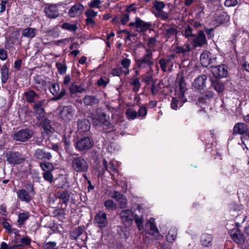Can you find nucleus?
<instances>
[{"mask_svg":"<svg viewBox=\"0 0 249 249\" xmlns=\"http://www.w3.org/2000/svg\"><path fill=\"white\" fill-rule=\"evenodd\" d=\"M18 198L21 201L29 203L32 200L33 195L24 189H21L17 192Z\"/></svg>","mask_w":249,"mask_h":249,"instance_id":"16","label":"nucleus"},{"mask_svg":"<svg viewBox=\"0 0 249 249\" xmlns=\"http://www.w3.org/2000/svg\"><path fill=\"white\" fill-rule=\"evenodd\" d=\"M104 206L108 210L114 209L116 207V204L111 200H107L104 202Z\"/></svg>","mask_w":249,"mask_h":249,"instance_id":"59","label":"nucleus"},{"mask_svg":"<svg viewBox=\"0 0 249 249\" xmlns=\"http://www.w3.org/2000/svg\"><path fill=\"white\" fill-rule=\"evenodd\" d=\"M159 64L161 70L164 72L167 71V68L168 67L172 68L173 66V63L170 59H160L159 60ZM171 69L170 68L169 70H170Z\"/></svg>","mask_w":249,"mask_h":249,"instance_id":"28","label":"nucleus"},{"mask_svg":"<svg viewBox=\"0 0 249 249\" xmlns=\"http://www.w3.org/2000/svg\"><path fill=\"white\" fill-rule=\"evenodd\" d=\"M212 72L216 77H225L228 75V70L227 67L224 65L218 66H212Z\"/></svg>","mask_w":249,"mask_h":249,"instance_id":"12","label":"nucleus"},{"mask_svg":"<svg viewBox=\"0 0 249 249\" xmlns=\"http://www.w3.org/2000/svg\"><path fill=\"white\" fill-rule=\"evenodd\" d=\"M44 249H57L55 242H48L44 243L43 245Z\"/></svg>","mask_w":249,"mask_h":249,"instance_id":"58","label":"nucleus"},{"mask_svg":"<svg viewBox=\"0 0 249 249\" xmlns=\"http://www.w3.org/2000/svg\"><path fill=\"white\" fill-rule=\"evenodd\" d=\"M40 165L44 172H52L53 170V166L50 162H42L40 163Z\"/></svg>","mask_w":249,"mask_h":249,"instance_id":"45","label":"nucleus"},{"mask_svg":"<svg viewBox=\"0 0 249 249\" xmlns=\"http://www.w3.org/2000/svg\"><path fill=\"white\" fill-rule=\"evenodd\" d=\"M84 228L82 227H79L73 230L71 233L72 239H76L84 232Z\"/></svg>","mask_w":249,"mask_h":249,"instance_id":"43","label":"nucleus"},{"mask_svg":"<svg viewBox=\"0 0 249 249\" xmlns=\"http://www.w3.org/2000/svg\"><path fill=\"white\" fill-rule=\"evenodd\" d=\"M44 104V100H41L35 103L33 106V108L35 111L36 118L37 120H40L44 117L45 110L42 107Z\"/></svg>","mask_w":249,"mask_h":249,"instance_id":"11","label":"nucleus"},{"mask_svg":"<svg viewBox=\"0 0 249 249\" xmlns=\"http://www.w3.org/2000/svg\"><path fill=\"white\" fill-rule=\"evenodd\" d=\"M46 35L48 37H53L54 38L57 37L59 36V32L57 29H53L48 30L46 32Z\"/></svg>","mask_w":249,"mask_h":249,"instance_id":"57","label":"nucleus"},{"mask_svg":"<svg viewBox=\"0 0 249 249\" xmlns=\"http://www.w3.org/2000/svg\"><path fill=\"white\" fill-rule=\"evenodd\" d=\"M57 4H48L44 9L46 16L50 18H55L59 15Z\"/></svg>","mask_w":249,"mask_h":249,"instance_id":"8","label":"nucleus"},{"mask_svg":"<svg viewBox=\"0 0 249 249\" xmlns=\"http://www.w3.org/2000/svg\"><path fill=\"white\" fill-rule=\"evenodd\" d=\"M30 214L29 213H21L18 215L17 222L19 225H23L25 221L29 218Z\"/></svg>","mask_w":249,"mask_h":249,"instance_id":"38","label":"nucleus"},{"mask_svg":"<svg viewBox=\"0 0 249 249\" xmlns=\"http://www.w3.org/2000/svg\"><path fill=\"white\" fill-rule=\"evenodd\" d=\"M92 145L93 142L89 137L82 139L76 143V148L79 151L89 150Z\"/></svg>","mask_w":249,"mask_h":249,"instance_id":"10","label":"nucleus"},{"mask_svg":"<svg viewBox=\"0 0 249 249\" xmlns=\"http://www.w3.org/2000/svg\"><path fill=\"white\" fill-rule=\"evenodd\" d=\"M232 239L237 244L242 245L245 241V237L238 228H233L229 231Z\"/></svg>","mask_w":249,"mask_h":249,"instance_id":"9","label":"nucleus"},{"mask_svg":"<svg viewBox=\"0 0 249 249\" xmlns=\"http://www.w3.org/2000/svg\"><path fill=\"white\" fill-rule=\"evenodd\" d=\"M78 130L82 132L88 131L90 129V124L87 120H83L78 123Z\"/></svg>","mask_w":249,"mask_h":249,"instance_id":"35","label":"nucleus"},{"mask_svg":"<svg viewBox=\"0 0 249 249\" xmlns=\"http://www.w3.org/2000/svg\"><path fill=\"white\" fill-rule=\"evenodd\" d=\"M35 157L42 160H50L52 158V155L50 153L47 152L43 149H38L35 153Z\"/></svg>","mask_w":249,"mask_h":249,"instance_id":"22","label":"nucleus"},{"mask_svg":"<svg viewBox=\"0 0 249 249\" xmlns=\"http://www.w3.org/2000/svg\"><path fill=\"white\" fill-rule=\"evenodd\" d=\"M213 237L211 234L204 233L201 238V243L204 247H209L212 244Z\"/></svg>","mask_w":249,"mask_h":249,"instance_id":"32","label":"nucleus"},{"mask_svg":"<svg viewBox=\"0 0 249 249\" xmlns=\"http://www.w3.org/2000/svg\"><path fill=\"white\" fill-rule=\"evenodd\" d=\"M34 135V131L29 128L21 129L12 135L13 140L20 142H25L31 138Z\"/></svg>","mask_w":249,"mask_h":249,"instance_id":"2","label":"nucleus"},{"mask_svg":"<svg viewBox=\"0 0 249 249\" xmlns=\"http://www.w3.org/2000/svg\"><path fill=\"white\" fill-rule=\"evenodd\" d=\"M135 221L138 226L139 230H141L142 228L143 223V217L142 215L138 216L137 214L134 215Z\"/></svg>","mask_w":249,"mask_h":249,"instance_id":"54","label":"nucleus"},{"mask_svg":"<svg viewBox=\"0 0 249 249\" xmlns=\"http://www.w3.org/2000/svg\"><path fill=\"white\" fill-rule=\"evenodd\" d=\"M65 112H67V114H66L65 116L66 119L70 120L73 114V111L71 107H64L63 113Z\"/></svg>","mask_w":249,"mask_h":249,"instance_id":"61","label":"nucleus"},{"mask_svg":"<svg viewBox=\"0 0 249 249\" xmlns=\"http://www.w3.org/2000/svg\"><path fill=\"white\" fill-rule=\"evenodd\" d=\"M218 20L221 23H226L230 20V17L227 13H223L219 16Z\"/></svg>","mask_w":249,"mask_h":249,"instance_id":"63","label":"nucleus"},{"mask_svg":"<svg viewBox=\"0 0 249 249\" xmlns=\"http://www.w3.org/2000/svg\"><path fill=\"white\" fill-rule=\"evenodd\" d=\"M130 85L133 86V90L134 91H138L141 87L140 80L138 78H134L131 82Z\"/></svg>","mask_w":249,"mask_h":249,"instance_id":"53","label":"nucleus"},{"mask_svg":"<svg viewBox=\"0 0 249 249\" xmlns=\"http://www.w3.org/2000/svg\"><path fill=\"white\" fill-rule=\"evenodd\" d=\"M34 88L37 90L42 91L46 90V82L42 75H37L34 77Z\"/></svg>","mask_w":249,"mask_h":249,"instance_id":"14","label":"nucleus"},{"mask_svg":"<svg viewBox=\"0 0 249 249\" xmlns=\"http://www.w3.org/2000/svg\"><path fill=\"white\" fill-rule=\"evenodd\" d=\"M207 44V39L203 31H199L197 36L193 37L192 45L194 48L201 47Z\"/></svg>","mask_w":249,"mask_h":249,"instance_id":"6","label":"nucleus"},{"mask_svg":"<svg viewBox=\"0 0 249 249\" xmlns=\"http://www.w3.org/2000/svg\"><path fill=\"white\" fill-rule=\"evenodd\" d=\"M103 165L106 168V170L109 172H116V169L115 167V165L112 161H111L107 165V162L106 160H103Z\"/></svg>","mask_w":249,"mask_h":249,"instance_id":"48","label":"nucleus"},{"mask_svg":"<svg viewBox=\"0 0 249 249\" xmlns=\"http://www.w3.org/2000/svg\"><path fill=\"white\" fill-rule=\"evenodd\" d=\"M5 157L7 162L13 165L20 164L25 160L23 155L18 151H8L6 153Z\"/></svg>","mask_w":249,"mask_h":249,"instance_id":"4","label":"nucleus"},{"mask_svg":"<svg viewBox=\"0 0 249 249\" xmlns=\"http://www.w3.org/2000/svg\"><path fill=\"white\" fill-rule=\"evenodd\" d=\"M126 118L129 120H133L138 117L137 112L132 108H128L125 112Z\"/></svg>","mask_w":249,"mask_h":249,"instance_id":"42","label":"nucleus"},{"mask_svg":"<svg viewBox=\"0 0 249 249\" xmlns=\"http://www.w3.org/2000/svg\"><path fill=\"white\" fill-rule=\"evenodd\" d=\"M152 13L156 17L160 18L162 20L167 21L169 19L168 13L164 11L163 9H160L156 11H152Z\"/></svg>","mask_w":249,"mask_h":249,"instance_id":"29","label":"nucleus"},{"mask_svg":"<svg viewBox=\"0 0 249 249\" xmlns=\"http://www.w3.org/2000/svg\"><path fill=\"white\" fill-rule=\"evenodd\" d=\"M148 224L150 225V229L149 234L157 239H159L160 238L162 237L155 224V219L152 218H150L149 220Z\"/></svg>","mask_w":249,"mask_h":249,"instance_id":"19","label":"nucleus"},{"mask_svg":"<svg viewBox=\"0 0 249 249\" xmlns=\"http://www.w3.org/2000/svg\"><path fill=\"white\" fill-rule=\"evenodd\" d=\"M2 219L3 220L1 223L3 228L7 231L8 233L11 234L12 233L13 229L11 228V225L6 221L7 218L5 217H0V220Z\"/></svg>","mask_w":249,"mask_h":249,"instance_id":"51","label":"nucleus"},{"mask_svg":"<svg viewBox=\"0 0 249 249\" xmlns=\"http://www.w3.org/2000/svg\"><path fill=\"white\" fill-rule=\"evenodd\" d=\"M164 32L165 35L168 37L175 36L178 33V30L177 27L169 26H167L164 28Z\"/></svg>","mask_w":249,"mask_h":249,"instance_id":"36","label":"nucleus"},{"mask_svg":"<svg viewBox=\"0 0 249 249\" xmlns=\"http://www.w3.org/2000/svg\"><path fill=\"white\" fill-rule=\"evenodd\" d=\"M147 113V110L145 106H143L140 107V109L138 110V117L143 118H144Z\"/></svg>","mask_w":249,"mask_h":249,"instance_id":"55","label":"nucleus"},{"mask_svg":"<svg viewBox=\"0 0 249 249\" xmlns=\"http://www.w3.org/2000/svg\"><path fill=\"white\" fill-rule=\"evenodd\" d=\"M214 96L213 92L212 91H207L206 94L199 98L198 101V104L200 106L204 104H209L211 98H213Z\"/></svg>","mask_w":249,"mask_h":249,"instance_id":"27","label":"nucleus"},{"mask_svg":"<svg viewBox=\"0 0 249 249\" xmlns=\"http://www.w3.org/2000/svg\"><path fill=\"white\" fill-rule=\"evenodd\" d=\"M190 45L188 43L184 44L183 46H178L176 48V51L177 53H185L190 52Z\"/></svg>","mask_w":249,"mask_h":249,"instance_id":"44","label":"nucleus"},{"mask_svg":"<svg viewBox=\"0 0 249 249\" xmlns=\"http://www.w3.org/2000/svg\"><path fill=\"white\" fill-rule=\"evenodd\" d=\"M137 67L140 69H153V54L151 51L146 49V53L140 59L136 60Z\"/></svg>","mask_w":249,"mask_h":249,"instance_id":"1","label":"nucleus"},{"mask_svg":"<svg viewBox=\"0 0 249 249\" xmlns=\"http://www.w3.org/2000/svg\"><path fill=\"white\" fill-rule=\"evenodd\" d=\"M84 103L87 106H92L98 103V100L94 96H86L84 99Z\"/></svg>","mask_w":249,"mask_h":249,"instance_id":"39","label":"nucleus"},{"mask_svg":"<svg viewBox=\"0 0 249 249\" xmlns=\"http://www.w3.org/2000/svg\"><path fill=\"white\" fill-rule=\"evenodd\" d=\"M120 216L122 221L127 225H130L134 218V215L131 210H124L121 211Z\"/></svg>","mask_w":249,"mask_h":249,"instance_id":"13","label":"nucleus"},{"mask_svg":"<svg viewBox=\"0 0 249 249\" xmlns=\"http://www.w3.org/2000/svg\"><path fill=\"white\" fill-rule=\"evenodd\" d=\"M12 233L15 234V238L12 241V243L17 244L19 242V238L21 237L19 234V231L17 229H13Z\"/></svg>","mask_w":249,"mask_h":249,"instance_id":"64","label":"nucleus"},{"mask_svg":"<svg viewBox=\"0 0 249 249\" xmlns=\"http://www.w3.org/2000/svg\"><path fill=\"white\" fill-rule=\"evenodd\" d=\"M34 186L35 185L34 183L28 181L25 184L24 187L25 188V190H26L28 192L31 194L32 195L35 196L36 194V192L35 191Z\"/></svg>","mask_w":249,"mask_h":249,"instance_id":"50","label":"nucleus"},{"mask_svg":"<svg viewBox=\"0 0 249 249\" xmlns=\"http://www.w3.org/2000/svg\"><path fill=\"white\" fill-rule=\"evenodd\" d=\"M207 77L205 75H202L196 78L194 83V87L198 89H202L205 87V81Z\"/></svg>","mask_w":249,"mask_h":249,"instance_id":"23","label":"nucleus"},{"mask_svg":"<svg viewBox=\"0 0 249 249\" xmlns=\"http://www.w3.org/2000/svg\"><path fill=\"white\" fill-rule=\"evenodd\" d=\"M154 75V70L153 69H149L142 76V81L147 85L155 84V82L153 78Z\"/></svg>","mask_w":249,"mask_h":249,"instance_id":"24","label":"nucleus"},{"mask_svg":"<svg viewBox=\"0 0 249 249\" xmlns=\"http://www.w3.org/2000/svg\"><path fill=\"white\" fill-rule=\"evenodd\" d=\"M71 93L75 94L77 93H82L85 91L84 88L81 86H78L74 83H72L69 88Z\"/></svg>","mask_w":249,"mask_h":249,"instance_id":"40","label":"nucleus"},{"mask_svg":"<svg viewBox=\"0 0 249 249\" xmlns=\"http://www.w3.org/2000/svg\"><path fill=\"white\" fill-rule=\"evenodd\" d=\"M151 26V23L142 21L139 18H136V31L143 32L148 30Z\"/></svg>","mask_w":249,"mask_h":249,"instance_id":"20","label":"nucleus"},{"mask_svg":"<svg viewBox=\"0 0 249 249\" xmlns=\"http://www.w3.org/2000/svg\"><path fill=\"white\" fill-rule=\"evenodd\" d=\"M36 34V30L35 28H27L23 30L22 34L24 37L32 38Z\"/></svg>","mask_w":249,"mask_h":249,"instance_id":"33","label":"nucleus"},{"mask_svg":"<svg viewBox=\"0 0 249 249\" xmlns=\"http://www.w3.org/2000/svg\"><path fill=\"white\" fill-rule=\"evenodd\" d=\"M19 36L20 33L18 31L13 32L10 36L6 38L5 48L6 49L10 50L14 45L18 44Z\"/></svg>","mask_w":249,"mask_h":249,"instance_id":"7","label":"nucleus"},{"mask_svg":"<svg viewBox=\"0 0 249 249\" xmlns=\"http://www.w3.org/2000/svg\"><path fill=\"white\" fill-rule=\"evenodd\" d=\"M24 95L25 97L26 102L28 103L31 104L35 102V100L36 98L39 97V95L36 93V92L32 89H29L24 93Z\"/></svg>","mask_w":249,"mask_h":249,"instance_id":"25","label":"nucleus"},{"mask_svg":"<svg viewBox=\"0 0 249 249\" xmlns=\"http://www.w3.org/2000/svg\"><path fill=\"white\" fill-rule=\"evenodd\" d=\"M178 86L180 90V93L179 94V98L180 99H183L184 94L187 90L186 87V83L184 81V78L181 77L178 80Z\"/></svg>","mask_w":249,"mask_h":249,"instance_id":"31","label":"nucleus"},{"mask_svg":"<svg viewBox=\"0 0 249 249\" xmlns=\"http://www.w3.org/2000/svg\"><path fill=\"white\" fill-rule=\"evenodd\" d=\"M1 80L2 84L7 82L9 78V69L6 65H3L0 69Z\"/></svg>","mask_w":249,"mask_h":249,"instance_id":"30","label":"nucleus"},{"mask_svg":"<svg viewBox=\"0 0 249 249\" xmlns=\"http://www.w3.org/2000/svg\"><path fill=\"white\" fill-rule=\"evenodd\" d=\"M32 240L31 238L28 236H26L25 237H23L20 239L21 244L19 245L22 246V248L24 246H29L31 244Z\"/></svg>","mask_w":249,"mask_h":249,"instance_id":"60","label":"nucleus"},{"mask_svg":"<svg viewBox=\"0 0 249 249\" xmlns=\"http://www.w3.org/2000/svg\"><path fill=\"white\" fill-rule=\"evenodd\" d=\"M216 59V57L208 51L204 52L200 56V63L204 67H207L214 63Z\"/></svg>","mask_w":249,"mask_h":249,"instance_id":"5","label":"nucleus"},{"mask_svg":"<svg viewBox=\"0 0 249 249\" xmlns=\"http://www.w3.org/2000/svg\"><path fill=\"white\" fill-rule=\"evenodd\" d=\"M106 115L104 113H102L100 116L93 118V124L95 125L100 124L101 123H104L106 120Z\"/></svg>","mask_w":249,"mask_h":249,"instance_id":"46","label":"nucleus"},{"mask_svg":"<svg viewBox=\"0 0 249 249\" xmlns=\"http://www.w3.org/2000/svg\"><path fill=\"white\" fill-rule=\"evenodd\" d=\"M122 67L125 70V71H130L129 67L131 64V60L127 58H123L121 61Z\"/></svg>","mask_w":249,"mask_h":249,"instance_id":"49","label":"nucleus"},{"mask_svg":"<svg viewBox=\"0 0 249 249\" xmlns=\"http://www.w3.org/2000/svg\"><path fill=\"white\" fill-rule=\"evenodd\" d=\"M40 125L42 127L45 132L49 137L52 133V130L53 129L51 125V121L47 118H44L41 121Z\"/></svg>","mask_w":249,"mask_h":249,"instance_id":"26","label":"nucleus"},{"mask_svg":"<svg viewBox=\"0 0 249 249\" xmlns=\"http://www.w3.org/2000/svg\"><path fill=\"white\" fill-rule=\"evenodd\" d=\"M177 230L175 228L171 229L166 236L167 240L169 243H173L176 239Z\"/></svg>","mask_w":249,"mask_h":249,"instance_id":"37","label":"nucleus"},{"mask_svg":"<svg viewBox=\"0 0 249 249\" xmlns=\"http://www.w3.org/2000/svg\"><path fill=\"white\" fill-rule=\"evenodd\" d=\"M84 9V7L81 4H77L71 7L69 14L71 17H75L81 14Z\"/></svg>","mask_w":249,"mask_h":249,"instance_id":"21","label":"nucleus"},{"mask_svg":"<svg viewBox=\"0 0 249 249\" xmlns=\"http://www.w3.org/2000/svg\"><path fill=\"white\" fill-rule=\"evenodd\" d=\"M63 29L67 30L70 32H75L77 29L76 23L71 24L69 23H63Z\"/></svg>","mask_w":249,"mask_h":249,"instance_id":"52","label":"nucleus"},{"mask_svg":"<svg viewBox=\"0 0 249 249\" xmlns=\"http://www.w3.org/2000/svg\"><path fill=\"white\" fill-rule=\"evenodd\" d=\"M182 34L188 39L195 36V34L193 32V29L190 26H187L185 28Z\"/></svg>","mask_w":249,"mask_h":249,"instance_id":"47","label":"nucleus"},{"mask_svg":"<svg viewBox=\"0 0 249 249\" xmlns=\"http://www.w3.org/2000/svg\"><path fill=\"white\" fill-rule=\"evenodd\" d=\"M165 4L162 1L155 0L152 3V11H156L160 9H164Z\"/></svg>","mask_w":249,"mask_h":249,"instance_id":"41","label":"nucleus"},{"mask_svg":"<svg viewBox=\"0 0 249 249\" xmlns=\"http://www.w3.org/2000/svg\"><path fill=\"white\" fill-rule=\"evenodd\" d=\"M248 128L244 123H236L233 126L232 131L234 135H243L247 132Z\"/></svg>","mask_w":249,"mask_h":249,"instance_id":"18","label":"nucleus"},{"mask_svg":"<svg viewBox=\"0 0 249 249\" xmlns=\"http://www.w3.org/2000/svg\"><path fill=\"white\" fill-rule=\"evenodd\" d=\"M72 167L77 172H87L89 169V165L87 161L82 157L73 158Z\"/></svg>","mask_w":249,"mask_h":249,"instance_id":"3","label":"nucleus"},{"mask_svg":"<svg viewBox=\"0 0 249 249\" xmlns=\"http://www.w3.org/2000/svg\"><path fill=\"white\" fill-rule=\"evenodd\" d=\"M44 179L50 183L53 181V176L52 172H44L42 174Z\"/></svg>","mask_w":249,"mask_h":249,"instance_id":"62","label":"nucleus"},{"mask_svg":"<svg viewBox=\"0 0 249 249\" xmlns=\"http://www.w3.org/2000/svg\"><path fill=\"white\" fill-rule=\"evenodd\" d=\"M95 222L100 228L106 227L107 224L106 213L102 212H99L95 215Z\"/></svg>","mask_w":249,"mask_h":249,"instance_id":"17","label":"nucleus"},{"mask_svg":"<svg viewBox=\"0 0 249 249\" xmlns=\"http://www.w3.org/2000/svg\"><path fill=\"white\" fill-rule=\"evenodd\" d=\"M213 85L214 89L219 93L223 92L224 89V85L222 83L215 82Z\"/></svg>","mask_w":249,"mask_h":249,"instance_id":"56","label":"nucleus"},{"mask_svg":"<svg viewBox=\"0 0 249 249\" xmlns=\"http://www.w3.org/2000/svg\"><path fill=\"white\" fill-rule=\"evenodd\" d=\"M49 88L50 92L53 95H56L52 98V101H57L62 98V90L58 93L60 90L59 84L56 83H52Z\"/></svg>","mask_w":249,"mask_h":249,"instance_id":"15","label":"nucleus"},{"mask_svg":"<svg viewBox=\"0 0 249 249\" xmlns=\"http://www.w3.org/2000/svg\"><path fill=\"white\" fill-rule=\"evenodd\" d=\"M182 100L183 102L179 101L176 97H174L172 98L171 103V107L173 109L177 110L178 107H181L183 104L187 101V99H185L183 100V99H181Z\"/></svg>","mask_w":249,"mask_h":249,"instance_id":"34","label":"nucleus"}]
</instances>
